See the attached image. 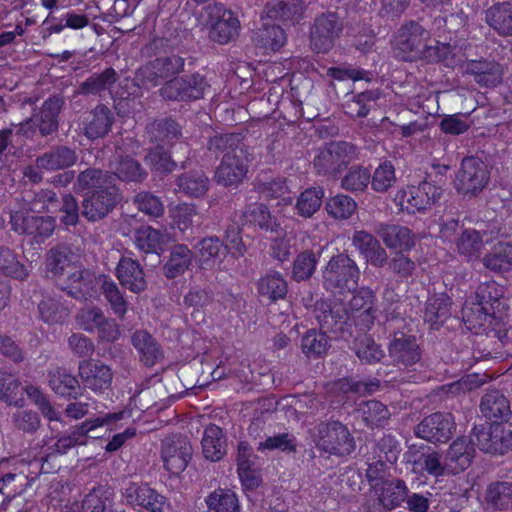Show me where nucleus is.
Returning a JSON list of instances; mask_svg holds the SVG:
<instances>
[{
  "label": "nucleus",
  "mask_w": 512,
  "mask_h": 512,
  "mask_svg": "<svg viewBox=\"0 0 512 512\" xmlns=\"http://www.w3.org/2000/svg\"><path fill=\"white\" fill-rule=\"evenodd\" d=\"M51 388L60 395H70L77 386V380L74 376L65 370L56 369L51 372L49 380Z\"/></svg>",
  "instance_id": "64"
},
{
  "label": "nucleus",
  "mask_w": 512,
  "mask_h": 512,
  "mask_svg": "<svg viewBox=\"0 0 512 512\" xmlns=\"http://www.w3.org/2000/svg\"><path fill=\"white\" fill-rule=\"evenodd\" d=\"M134 243L146 254L156 253L163 243V234L150 226H142L135 231Z\"/></svg>",
  "instance_id": "47"
},
{
  "label": "nucleus",
  "mask_w": 512,
  "mask_h": 512,
  "mask_svg": "<svg viewBox=\"0 0 512 512\" xmlns=\"http://www.w3.org/2000/svg\"><path fill=\"white\" fill-rule=\"evenodd\" d=\"M264 13L269 19L293 23L303 13V2L302 0H273L266 5Z\"/></svg>",
  "instance_id": "32"
},
{
  "label": "nucleus",
  "mask_w": 512,
  "mask_h": 512,
  "mask_svg": "<svg viewBox=\"0 0 512 512\" xmlns=\"http://www.w3.org/2000/svg\"><path fill=\"white\" fill-rule=\"evenodd\" d=\"M257 289L262 297L275 302L286 296L288 284L279 272L273 271L259 279Z\"/></svg>",
  "instance_id": "35"
},
{
  "label": "nucleus",
  "mask_w": 512,
  "mask_h": 512,
  "mask_svg": "<svg viewBox=\"0 0 512 512\" xmlns=\"http://www.w3.org/2000/svg\"><path fill=\"white\" fill-rule=\"evenodd\" d=\"M39 312L41 318L48 324L62 323L68 315V310L51 298L42 300Z\"/></svg>",
  "instance_id": "63"
},
{
  "label": "nucleus",
  "mask_w": 512,
  "mask_h": 512,
  "mask_svg": "<svg viewBox=\"0 0 512 512\" xmlns=\"http://www.w3.org/2000/svg\"><path fill=\"white\" fill-rule=\"evenodd\" d=\"M327 247L328 244H313L311 249L299 253L293 262L292 278L297 282L310 279L319 258Z\"/></svg>",
  "instance_id": "29"
},
{
  "label": "nucleus",
  "mask_w": 512,
  "mask_h": 512,
  "mask_svg": "<svg viewBox=\"0 0 512 512\" xmlns=\"http://www.w3.org/2000/svg\"><path fill=\"white\" fill-rule=\"evenodd\" d=\"M176 186L178 192L198 198L208 191L209 180L201 171H190L177 178Z\"/></svg>",
  "instance_id": "37"
},
{
  "label": "nucleus",
  "mask_w": 512,
  "mask_h": 512,
  "mask_svg": "<svg viewBox=\"0 0 512 512\" xmlns=\"http://www.w3.org/2000/svg\"><path fill=\"white\" fill-rule=\"evenodd\" d=\"M117 278L121 285L133 293H141L147 288L143 268L137 260L122 257L116 268Z\"/></svg>",
  "instance_id": "26"
},
{
  "label": "nucleus",
  "mask_w": 512,
  "mask_h": 512,
  "mask_svg": "<svg viewBox=\"0 0 512 512\" xmlns=\"http://www.w3.org/2000/svg\"><path fill=\"white\" fill-rule=\"evenodd\" d=\"M486 503L494 509H507L512 506V482H492L485 493Z\"/></svg>",
  "instance_id": "41"
},
{
  "label": "nucleus",
  "mask_w": 512,
  "mask_h": 512,
  "mask_svg": "<svg viewBox=\"0 0 512 512\" xmlns=\"http://www.w3.org/2000/svg\"><path fill=\"white\" fill-rule=\"evenodd\" d=\"M193 258L194 253L186 245H174L163 267L165 277L174 279L183 275L191 266Z\"/></svg>",
  "instance_id": "31"
},
{
  "label": "nucleus",
  "mask_w": 512,
  "mask_h": 512,
  "mask_svg": "<svg viewBox=\"0 0 512 512\" xmlns=\"http://www.w3.org/2000/svg\"><path fill=\"white\" fill-rule=\"evenodd\" d=\"M125 497L132 506L141 507L150 512H165L169 508L166 497L147 485L131 484L126 488Z\"/></svg>",
  "instance_id": "21"
},
{
  "label": "nucleus",
  "mask_w": 512,
  "mask_h": 512,
  "mask_svg": "<svg viewBox=\"0 0 512 512\" xmlns=\"http://www.w3.org/2000/svg\"><path fill=\"white\" fill-rule=\"evenodd\" d=\"M23 389L11 374L0 373V398L9 404L20 405L23 402Z\"/></svg>",
  "instance_id": "59"
},
{
  "label": "nucleus",
  "mask_w": 512,
  "mask_h": 512,
  "mask_svg": "<svg viewBox=\"0 0 512 512\" xmlns=\"http://www.w3.org/2000/svg\"><path fill=\"white\" fill-rule=\"evenodd\" d=\"M46 269L52 276L67 278L65 289L72 296L86 298L93 293V274L72 263L63 251L52 250L46 260Z\"/></svg>",
  "instance_id": "1"
},
{
  "label": "nucleus",
  "mask_w": 512,
  "mask_h": 512,
  "mask_svg": "<svg viewBox=\"0 0 512 512\" xmlns=\"http://www.w3.org/2000/svg\"><path fill=\"white\" fill-rule=\"evenodd\" d=\"M208 84L199 73L175 77L160 89L161 96L172 101H192L203 97Z\"/></svg>",
  "instance_id": "8"
},
{
  "label": "nucleus",
  "mask_w": 512,
  "mask_h": 512,
  "mask_svg": "<svg viewBox=\"0 0 512 512\" xmlns=\"http://www.w3.org/2000/svg\"><path fill=\"white\" fill-rule=\"evenodd\" d=\"M131 343L139 355L140 362L147 367L154 366L164 357L161 345L147 330H136L131 336Z\"/></svg>",
  "instance_id": "25"
},
{
  "label": "nucleus",
  "mask_w": 512,
  "mask_h": 512,
  "mask_svg": "<svg viewBox=\"0 0 512 512\" xmlns=\"http://www.w3.org/2000/svg\"><path fill=\"white\" fill-rule=\"evenodd\" d=\"M362 420L370 427L383 426L390 417L387 407L377 400H369L359 405L358 409Z\"/></svg>",
  "instance_id": "42"
},
{
  "label": "nucleus",
  "mask_w": 512,
  "mask_h": 512,
  "mask_svg": "<svg viewBox=\"0 0 512 512\" xmlns=\"http://www.w3.org/2000/svg\"><path fill=\"white\" fill-rule=\"evenodd\" d=\"M314 315L321 330L336 335L344 332L350 320L347 305L339 301H317L314 308Z\"/></svg>",
  "instance_id": "12"
},
{
  "label": "nucleus",
  "mask_w": 512,
  "mask_h": 512,
  "mask_svg": "<svg viewBox=\"0 0 512 512\" xmlns=\"http://www.w3.org/2000/svg\"><path fill=\"white\" fill-rule=\"evenodd\" d=\"M192 447L186 438L172 436L162 442V459L165 468L173 474L184 471L191 459Z\"/></svg>",
  "instance_id": "15"
},
{
  "label": "nucleus",
  "mask_w": 512,
  "mask_h": 512,
  "mask_svg": "<svg viewBox=\"0 0 512 512\" xmlns=\"http://www.w3.org/2000/svg\"><path fill=\"white\" fill-rule=\"evenodd\" d=\"M500 235L502 234L496 222L491 223L489 228L483 231L466 229L456 241L457 249L464 256H477L484 242L488 243Z\"/></svg>",
  "instance_id": "22"
},
{
  "label": "nucleus",
  "mask_w": 512,
  "mask_h": 512,
  "mask_svg": "<svg viewBox=\"0 0 512 512\" xmlns=\"http://www.w3.org/2000/svg\"><path fill=\"white\" fill-rule=\"evenodd\" d=\"M480 410L488 419H504L510 414V405L499 390H492L482 397Z\"/></svg>",
  "instance_id": "36"
},
{
  "label": "nucleus",
  "mask_w": 512,
  "mask_h": 512,
  "mask_svg": "<svg viewBox=\"0 0 512 512\" xmlns=\"http://www.w3.org/2000/svg\"><path fill=\"white\" fill-rule=\"evenodd\" d=\"M430 37V32L418 22L411 20L403 23L394 36L398 57L405 61L418 60L420 49Z\"/></svg>",
  "instance_id": "5"
},
{
  "label": "nucleus",
  "mask_w": 512,
  "mask_h": 512,
  "mask_svg": "<svg viewBox=\"0 0 512 512\" xmlns=\"http://www.w3.org/2000/svg\"><path fill=\"white\" fill-rule=\"evenodd\" d=\"M360 270L356 262L344 253L332 256L322 270L323 287L333 293L354 291L358 286Z\"/></svg>",
  "instance_id": "2"
},
{
  "label": "nucleus",
  "mask_w": 512,
  "mask_h": 512,
  "mask_svg": "<svg viewBox=\"0 0 512 512\" xmlns=\"http://www.w3.org/2000/svg\"><path fill=\"white\" fill-rule=\"evenodd\" d=\"M472 436L485 453L503 455L512 448V431L501 423L474 426Z\"/></svg>",
  "instance_id": "7"
},
{
  "label": "nucleus",
  "mask_w": 512,
  "mask_h": 512,
  "mask_svg": "<svg viewBox=\"0 0 512 512\" xmlns=\"http://www.w3.org/2000/svg\"><path fill=\"white\" fill-rule=\"evenodd\" d=\"M486 23L501 36H512V4L502 2L492 5L485 13Z\"/></svg>",
  "instance_id": "30"
},
{
  "label": "nucleus",
  "mask_w": 512,
  "mask_h": 512,
  "mask_svg": "<svg viewBox=\"0 0 512 512\" xmlns=\"http://www.w3.org/2000/svg\"><path fill=\"white\" fill-rule=\"evenodd\" d=\"M486 268L495 272L509 271L512 268V244L498 242L483 258Z\"/></svg>",
  "instance_id": "38"
},
{
  "label": "nucleus",
  "mask_w": 512,
  "mask_h": 512,
  "mask_svg": "<svg viewBox=\"0 0 512 512\" xmlns=\"http://www.w3.org/2000/svg\"><path fill=\"white\" fill-rule=\"evenodd\" d=\"M257 449L259 451L280 450L285 453H294L297 450V439L293 434L284 432L259 442Z\"/></svg>",
  "instance_id": "57"
},
{
  "label": "nucleus",
  "mask_w": 512,
  "mask_h": 512,
  "mask_svg": "<svg viewBox=\"0 0 512 512\" xmlns=\"http://www.w3.org/2000/svg\"><path fill=\"white\" fill-rule=\"evenodd\" d=\"M371 186L376 192H386L396 181L394 166L386 161L377 167L372 175Z\"/></svg>",
  "instance_id": "60"
},
{
  "label": "nucleus",
  "mask_w": 512,
  "mask_h": 512,
  "mask_svg": "<svg viewBox=\"0 0 512 512\" xmlns=\"http://www.w3.org/2000/svg\"><path fill=\"white\" fill-rule=\"evenodd\" d=\"M11 224L18 233H27L35 237L49 236L55 227V221L51 217L37 218L26 212H14L11 215Z\"/></svg>",
  "instance_id": "24"
},
{
  "label": "nucleus",
  "mask_w": 512,
  "mask_h": 512,
  "mask_svg": "<svg viewBox=\"0 0 512 512\" xmlns=\"http://www.w3.org/2000/svg\"><path fill=\"white\" fill-rule=\"evenodd\" d=\"M240 150H249V147L238 133L217 134L210 137L207 143V153L215 159L221 155L239 154Z\"/></svg>",
  "instance_id": "28"
},
{
  "label": "nucleus",
  "mask_w": 512,
  "mask_h": 512,
  "mask_svg": "<svg viewBox=\"0 0 512 512\" xmlns=\"http://www.w3.org/2000/svg\"><path fill=\"white\" fill-rule=\"evenodd\" d=\"M499 290L495 283H485L478 287L477 297L480 302L472 307H464L462 309V318L469 329L482 326L488 314L484 305L491 304L498 300Z\"/></svg>",
  "instance_id": "18"
},
{
  "label": "nucleus",
  "mask_w": 512,
  "mask_h": 512,
  "mask_svg": "<svg viewBox=\"0 0 512 512\" xmlns=\"http://www.w3.org/2000/svg\"><path fill=\"white\" fill-rule=\"evenodd\" d=\"M152 141L170 143L181 135L179 125L172 119L157 120L147 126Z\"/></svg>",
  "instance_id": "45"
},
{
  "label": "nucleus",
  "mask_w": 512,
  "mask_h": 512,
  "mask_svg": "<svg viewBox=\"0 0 512 512\" xmlns=\"http://www.w3.org/2000/svg\"><path fill=\"white\" fill-rule=\"evenodd\" d=\"M256 40L261 47L276 51L285 44L286 35L280 26L264 23L257 32Z\"/></svg>",
  "instance_id": "51"
},
{
  "label": "nucleus",
  "mask_w": 512,
  "mask_h": 512,
  "mask_svg": "<svg viewBox=\"0 0 512 512\" xmlns=\"http://www.w3.org/2000/svg\"><path fill=\"white\" fill-rule=\"evenodd\" d=\"M197 247L202 264H214L215 260H221L226 255L224 245L218 237L204 238Z\"/></svg>",
  "instance_id": "54"
},
{
  "label": "nucleus",
  "mask_w": 512,
  "mask_h": 512,
  "mask_svg": "<svg viewBox=\"0 0 512 512\" xmlns=\"http://www.w3.org/2000/svg\"><path fill=\"white\" fill-rule=\"evenodd\" d=\"M75 162L74 153L67 148H62L51 154L37 159V168L44 170H56L68 167Z\"/></svg>",
  "instance_id": "55"
},
{
  "label": "nucleus",
  "mask_w": 512,
  "mask_h": 512,
  "mask_svg": "<svg viewBox=\"0 0 512 512\" xmlns=\"http://www.w3.org/2000/svg\"><path fill=\"white\" fill-rule=\"evenodd\" d=\"M101 290L113 312L120 318H123L127 312L128 303L117 284L104 277L101 284Z\"/></svg>",
  "instance_id": "52"
},
{
  "label": "nucleus",
  "mask_w": 512,
  "mask_h": 512,
  "mask_svg": "<svg viewBox=\"0 0 512 512\" xmlns=\"http://www.w3.org/2000/svg\"><path fill=\"white\" fill-rule=\"evenodd\" d=\"M379 98L377 91L361 92L346 104V113L354 118L366 117L370 111V103Z\"/></svg>",
  "instance_id": "56"
},
{
  "label": "nucleus",
  "mask_w": 512,
  "mask_h": 512,
  "mask_svg": "<svg viewBox=\"0 0 512 512\" xmlns=\"http://www.w3.org/2000/svg\"><path fill=\"white\" fill-rule=\"evenodd\" d=\"M134 204L139 211L152 218L161 217L164 213L162 201L150 192H139L134 197Z\"/></svg>",
  "instance_id": "61"
},
{
  "label": "nucleus",
  "mask_w": 512,
  "mask_h": 512,
  "mask_svg": "<svg viewBox=\"0 0 512 512\" xmlns=\"http://www.w3.org/2000/svg\"><path fill=\"white\" fill-rule=\"evenodd\" d=\"M342 32V24L334 13L322 14L311 29V47L317 53H326Z\"/></svg>",
  "instance_id": "13"
},
{
  "label": "nucleus",
  "mask_w": 512,
  "mask_h": 512,
  "mask_svg": "<svg viewBox=\"0 0 512 512\" xmlns=\"http://www.w3.org/2000/svg\"><path fill=\"white\" fill-rule=\"evenodd\" d=\"M210 20L209 38L219 44H227L239 34L240 22L231 10L220 3L207 7Z\"/></svg>",
  "instance_id": "9"
},
{
  "label": "nucleus",
  "mask_w": 512,
  "mask_h": 512,
  "mask_svg": "<svg viewBox=\"0 0 512 512\" xmlns=\"http://www.w3.org/2000/svg\"><path fill=\"white\" fill-rule=\"evenodd\" d=\"M456 429L454 417L450 413L436 412L425 417L416 427L415 434L431 443H446Z\"/></svg>",
  "instance_id": "10"
},
{
  "label": "nucleus",
  "mask_w": 512,
  "mask_h": 512,
  "mask_svg": "<svg viewBox=\"0 0 512 512\" xmlns=\"http://www.w3.org/2000/svg\"><path fill=\"white\" fill-rule=\"evenodd\" d=\"M350 319L362 330L370 329L376 319L375 294L368 288H361L353 294L348 303Z\"/></svg>",
  "instance_id": "16"
},
{
  "label": "nucleus",
  "mask_w": 512,
  "mask_h": 512,
  "mask_svg": "<svg viewBox=\"0 0 512 512\" xmlns=\"http://www.w3.org/2000/svg\"><path fill=\"white\" fill-rule=\"evenodd\" d=\"M329 347V339L325 331L318 332L311 329L306 332L301 340L302 352L309 358L319 357L326 353Z\"/></svg>",
  "instance_id": "49"
},
{
  "label": "nucleus",
  "mask_w": 512,
  "mask_h": 512,
  "mask_svg": "<svg viewBox=\"0 0 512 512\" xmlns=\"http://www.w3.org/2000/svg\"><path fill=\"white\" fill-rule=\"evenodd\" d=\"M475 454L473 440L466 436L456 438L444 455L450 474L458 475L467 470L471 466Z\"/></svg>",
  "instance_id": "17"
},
{
  "label": "nucleus",
  "mask_w": 512,
  "mask_h": 512,
  "mask_svg": "<svg viewBox=\"0 0 512 512\" xmlns=\"http://www.w3.org/2000/svg\"><path fill=\"white\" fill-rule=\"evenodd\" d=\"M465 73L473 76L480 86L496 87L502 82L504 70L495 60L480 59L467 61Z\"/></svg>",
  "instance_id": "23"
},
{
  "label": "nucleus",
  "mask_w": 512,
  "mask_h": 512,
  "mask_svg": "<svg viewBox=\"0 0 512 512\" xmlns=\"http://www.w3.org/2000/svg\"><path fill=\"white\" fill-rule=\"evenodd\" d=\"M243 215L247 223L258 226L264 231L275 230L276 221L264 204L253 203L248 205Z\"/></svg>",
  "instance_id": "48"
},
{
  "label": "nucleus",
  "mask_w": 512,
  "mask_h": 512,
  "mask_svg": "<svg viewBox=\"0 0 512 512\" xmlns=\"http://www.w3.org/2000/svg\"><path fill=\"white\" fill-rule=\"evenodd\" d=\"M375 232L389 249L407 251L415 244L413 233L405 226L380 223Z\"/></svg>",
  "instance_id": "27"
},
{
  "label": "nucleus",
  "mask_w": 512,
  "mask_h": 512,
  "mask_svg": "<svg viewBox=\"0 0 512 512\" xmlns=\"http://www.w3.org/2000/svg\"><path fill=\"white\" fill-rule=\"evenodd\" d=\"M357 209V203L348 195L338 194L326 202L327 213L339 220L350 218Z\"/></svg>",
  "instance_id": "50"
},
{
  "label": "nucleus",
  "mask_w": 512,
  "mask_h": 512,
  "mask_svg": "<svg viewBox=\"0 0 512 512\" xmlns=\"http://www.w3.org/2000/svg\"><path fill=\"white\" fill-rule=\"evenodd\" d=\"M252 160L253 154L249 150H240L239 154L223 156L216 170V181L225 187L238 185L245 178Z\"/></svg>",
  "instance_id": "14"
},
{
  "label": "nucleus",
  "mask_w": 512,
  "mask_h": 512,
  "mask_svg": "<svg viewBox=\"0 0 512 512\" xmlns=\"http://www.w3.org/2000/svg\"><path fill=\"white\" fill-rule=\"evenodd\" d=\"M60 109L61 100L59 98H50L43 104L40 115H35L32 119L22 123L19 131L26 137H33L36 130L32 126L38 125L42 135L50 134L57 127V115Z\"/></svg>",
  "instance_id": "20"
},
{
  "label": "nucleus",
  "mask_w": 512,
  "mask_h": 512,
  "mask_svg": "<svg viewBox=\"0 0 512 512\" xmlns=\"http://www.w3.org/2000/svg\"><path fill=\"white\" fill-rule=\"evenodd\" d=\"M442 189L429 181L408 186L395 195V202L402 211L410 214L430 208L440 197Z\"/></svg>",
  "instance_id": "6"
},
{
  "label": "nucleus",
  "mask_w": 512,
  "mask_h": 512,
  "mask_svg": "<svg viewBox=\"0 0 512 512\" xmlns=\"http://www.w3.org/2000/svg\"><path fill=\"white\" fill-rule=\"evenodd\" d=\"M78 190L83 194L82 214L87 219L94 221L96 219V208L93 202L94 191L96 187V171L93 169L82 172L78 178Z\"/></svg>",
  "instance_id": "39"
},
{
  "label": "nucleus",
  "mask_w": 512,
  "mask_h": 512,
  "mask_svg": "<svg viewBox=\"0 0 512 512\" xmlns=\"http://www.w3.org/2000/svg\"><path fill=\"white\" fill-rule=\"evenodd\" d=\"M324 192L321 188H308L304 190L298 197L295 209L297 214L310 218L321 207Z\"/></svg>",
  "instance_id": "46"
},
{
  "label": "nucleus",
  "mask_w": 512,
  "mask_h": 512,
  "mask_svg": "<svg viewBox=\"0 0 512 512\" xmlns=\"http://www.w3.org/2000/svg\"><path fill=\"white\" fill-rule=\"evenodd\" d=\"M210 512H239L236 494L228 489H217L206 498Z\"/></svg>",
  "instance_id": "43"
},
{
  "label": "nucleus",
  "mask_w": 512,
  "mask_h": 512,
  "mask_svg": "<svg viewBox=\"0 0 512 512\" xmlns=\"http://www.w3.org/2000/svg\"><path fill=\"white\" fill-rule=\"evenodd\" d=\"M313 441L326 454L347 456L355 450V441L348 428L339 421L322 422L315 427Z\"/></svg>",
  "instance_id": "4"
},
{
  "label": "nucleus",
  "mask_w": 512,
  "mask_h": 512,
  "mask_svg": "<svg viewBox=\"0 0 512 512\" xmlns=\"http://www.w3.org/2000/svg\"><path fill=\"white\" fill-rule=\"evenodd\" d=\"M378 459L381 468L386 463L394 464L401 452L400 443L391 435L383 436L376 444Z\"/></svg>",
  "instance_id": "58"
},
{
  "label": "nucleus",
  "mask_w": 512,
  "mask_h": 512,
  "mask_svg": "<svg viewBox=\"0 0 512 512\" xmlns=\"http://www.w3.org/2000/svg\"><path fill=\"white\" fill-rule=\"evenodd\" d=\"M489 180L485 163L476 157H466L462 160L461 169L457 175V189L465 195H476L487 185Z\"/></svg>",
  "instance_id": "11"
},
{
  "label": "nucleus",
  "mask_w": 512,
  "mask_h": 512,
  "mask_svg": "<svg viewBox=\"0 0 512 512\" xmlns=\"http://www.w3.org/2000/svg\"><path fill=\"white\" fill-rule=\"evenodd\" d=\"M357 157V148L352 143L332 141L319 148L313 160V168L318 175L335 177Z\"/></svg>",
  "instance_id": "3"
},
{
  "label": "nucleus",
  "mask_w": 512,
  "mask_h": 512,
  "mask_svg": "<svg viewBox=\"0 0 512 512\" xmlns=\"http://www.w3.org/2000/svg\"><path fill=\"white\" fill-rule=\"evenodd\" d=\"M389 356L400 367L409 368L421 359V349L414 336L400 333L388 346Z\"/></svg>",
  "instance_id": "19"
},
{
  "label": "nucleus",
  "mask_w": 512,
  "mask_h": 512,
  "mask_svg": "<svg viewBox=\"0 0 512 512\" xmlns=\"http://www.w3.org/2000/svg\"><path fill=\"white\" fill-rule=\"evenodd\" d=\"M388 510L398 507L407 497L408 488L403 480H387L376 485Z\"/></svg>",
  "instance_id": "40"
},
{
  "label": "nucleus",
  "mask_w": 512,
  "mask_h": 512,
  "mask_svg": "<svg viewBox=\"0 0 512 512\" xmlns=\"http://www.w3.org/2000/svg\"><path fill=\"white\" fill-rule=\"evenodd\" d=\"M354 350L360 361L366 364L380 362L385 356L380 345L366 334L360 335L354 340Z\"/></svg>",
  "instance_id": "44"
},
{
  "label": "nucleus",
  "mask_w": 512,
  "mask_h": 512,
  "mask_svg": "<svg viewBox=\"0 0 512 512\" xmlns=\"http://www.w3.org/2000/svg\"><path fill=\"white\" fill-rule=\"evenodd\" d=\"M336 388L343 393L367 394L378 390L380 381L372 379L369 381H355L351 378H342L335 383Z\"/></svg>",
  "instance_id": "62"
},
{
  "label": "nucleus",
  "mask_w": 512,
  "mask_h": 512,
  "mask_svg": "<svg viewBox=\"0 0 512 512\" xmlns=\"http://www.w3.org/2000/svg\"><path fill=\"white\" fill-rule=\"evenodd\" d=\"M371 179V174L368 169L356 165L349 169L346 175L341 180V187L351 192L364 191Z\"/></svg>",
  "instance_id": "53"
},
{
  "label": "nucleus",
  "mask_w": 512,
  "mask_h": 512,
  "mask_svg": "<svg viewBox=\"0 0 512 512\" xmlns=\"http://www.w3.org/2000/svg\"><path fill=\"white\" fill-rule=\"evenodd\" d=\"M201 443L206 459L218 461L226 454V439L222 429L215 424L205 428Z\"/></svg>",
  "instance_id": "33"
},
{
  "label": "nucleus",
  "mask_w": 512,
  "mask_h": 512,
  "mask_svg": "<svg viewBox=\"0 0 512 512\" xmlns=\"http://www.w3.org/2000/svg\"><path fill=\"white\" fill-rule=\"evenodd\" d=\"M451 316V299L446 294L435 295L428 299L424 311V320L432 328H438Z\"/></svg>",
  "instance_id": "34"
}]
</instances>
